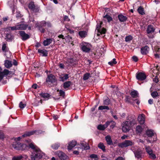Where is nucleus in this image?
Instances as JSON below:
<instances>
[{
    "mask_svg": "<svg viewBox=\"0 0 160 160\" xmlns=\"http://www.w3.org/2000/svg\"><path fill=\"white\" fill-rule=\"evenodd\" d=\"M106 29L103 28L102 29H100V30H98V32L101 34H105L106 33Z\"/></svg>",
    "mask_w": 160,
    "mask_h": 160,
    "instance_id": "13d9d810",
    "label": "nucleus"
},
{
    "mask_svg": "<svg viewBox=\"0 0 160 160\" xmlns=\"http://www.w3.org/2000/svg\"><path fill=\"white\" fill-rule=\"evenodd\" d=\"M53 40V39L52 38H47L43 42V44L45 46H48L52 42Z\"/></svg>",
    "mask_w": 160,
    "mask_h": 160,
    "instance_id": "412c9836",
    "label": "nucleus"
},
{
    "mask_svg": "<svg viewBox=\"0 0 160 160\" xmlns=\"http://www.w3.org/2000/svg\"><path fill=\"white\" fill-rule=\"evenodd\" d=\"M118 18L119 21L121 22H125L127 19V18L122 14L118 15Z\"/></svg>",
    "mask_w": 160,
    "mask_h": 160,
    "instance_id": "6ab92c4d",
    "label": "nucleus"
},
{
    "mask_svg": "<svg viewBox=\"0 0 160 160\" xmlns=\"http://www.w3.org/2000/svg\"><path fill=\"white\" fill-rule=\"evenodd\" d=\"M105 139L108 145H111L113 144L111 137L110 136H107L106 137Z\"/></svg>",
    "mask_w": 160,
    "mask_h": 160,
    "instance_id": "393cba45",
    "label": "nucleus"
},
{
    "mask_svg": "<svg viewBox=\"0 0 160 160\" xmlns=\"http://www.w3.org/2000/svg\"><path fill=\"white\" fill-rule=\"evenodd\" d=\"M90 157L92 158H97V156L95 154H92L90 155Z\"/></svg>",
    "mask_w": 160,
    "mask_h": 160,
    "instance_id": "338daca9",
    "label": "nucleus"
},
{
    "mask_svg": "<svg viewBox=\"0 0 160 160\" xmlns=\"http://www.w3.org/2000/svg\"><path fill=\"white\" fill-rule=\"evenodd\" d=\"M12 144V147L17 150H24L26 149L27 146L25 144H21L19 141H17L16 139Z\"/></svg>",
    "mask_w": 160,
    "mask_h": 160,
    "instance_id": "20e7f679",
    "label": "nucleus"
},
{
    "mask_svg": "<svg viewBox=\"0 0 160 160\" xmlns=\"http://www.w3.org/2000/svg\"><path fill=\"white\" fill-rule=\"evenodd\" d=\"M71 84V81H67L63 83V87L65 89L68 88L70 87Z\"/></svg>",
    "mask_w": 160,
    "mask_h": 160,
    "instance_id": "c9c22d12",
    "label": "nucleus"
},
{
    "mask_svg": "<svg viewBox=\"0 0 160 160\" xmlns=\"http://www.w3.org/2000/svg\"><path fill=\"white\" fill-rule=\"evenodd\" d=\"M145 149L146 152L148 154L151 152H153V151L150 146H145Z\"/></svg>",
    "mask_w": 160,
    "mask_h": 160,
    "instance_id": "e433bc0d",
    "label": "nucleus"
},
{
    "mask_svg": "<svg viewBox=\"0 0 160 160\" xmlns=\"http://www.w3.org/2000/svg\"><path fill=\"white\" fill-rule=\"evenodd\" d=\"M57 91H59V93L60 96L62 97L63 98H64L65 96V93L64 91H63L62 90H59L58 89L57 90Z\"/></svg>",
    "mask_w": 160,
    "mask_h": 160,
    "instance_id": "09e8293b",
    "label": "nucleus"
},
{
    "mask_svg": "<svg viewBox=\"0 0 160 160\" xmlns=\"http://www.w3.org/2000/svg\"><path fill=\"white\" fill-rule=\"evenodd\" d=\"M46 26V22L45 21H42L41 22L40 24L38 26V27H45Z\"/></svg>",
    "mask_w": 160,
    "mask_h": 160,
    "instance_id": "8fccbe9b",
    "label": "nucleus"
},
{
    "mask_svg": "<svg viewBox=\"0 0 160 160\" xmlns=\"http://www.w3.org/2000/svg\"><path fill=\"white\" fill-rule=\"evenodd\" d=\"M39 28V30L41 31V32L42 33H44L45 31V30L42 27H38Z\"/></svg>",
    "mask_w": 160,
    "mask_h": 160,
    "instance_id": "680f3d73",
    "label": "nucleus"
},
{
    "mask_svg": "<svg viewBox=\"0 0 160 160\" xmlns=\"http://www.w3.org/2000/svg\"><path fill=\"white\" fill-rule=\"evenodd\" d=\"M76 62V61L75 60H74L73 58H68L66 61V63H68L71 66L74 65L75 64Z\"/></svg>",
    "mask_w": 160,
    "mask_h": 160,
    "instance_id": "2eb2a0df",
    "label": "nucleus"
},
{
    "mask_svg": "<svg viewBox=\"0 0 160 160\" xmlns=\"http://www.w3.org/2000/svg\"><path fill=\"white\" fill-rule=\"evenodd\" d=\"M9 71L8 70L5 69L2 71V69L0 67V82L3 79L5 76H7L9 73Z\"/></svg>",
    "mask_w": 160,
    "mask_h": 160,
    "instance_id": "0eeeda50",
    "label": "nucleus"
},
{
    "mask_svg": "<svg viewBox=\"0 0 160 160\" xmlns=\"http://www.w3.org/2000/svg\"><path fill=\"white\" fill-rule=\"evenodd\" d=\"M4 65L5 67L8 68H10L12 66V62L8 60L5 61Z\"/></svg>",
    "mask_w": 160,
    "mask_h": 160,
    "instance_id": "b1692460",
    "label": "nucleus"
},
{
    "mask_svg": "<svg viewBox=\"0 0 160 160\" xmlns=\"http://www.w3.org/2000/svg\"><path fill=\"white\" fill-rule=\"evenodd\" d=\"M37 132L36 130L32 131L31 132H26L25 134L22 135L23 137H25L27 136H29Z\"/></svg>",
    "mask_w": 160,
    "mask_h": 160,
    "instance_id": "4be33fe9",
    "label": "nucleus"
},
{
    "mask_svg": "<svg viewBox=\"0 0 160 160\" xmlns=\"http://www.w3.org/2000/svg\"><path fill=\"white\" fill-rule=\"evenodd\" d=\"M2 49L3 52H8L9 50L8 48L7 47V44L5 43H3Z\"/></svg>",
    "mask_w": 160,
    "mask_h": 160,
    "instance_id": "c756f323",
    "label": "nucleus"
},
{
    "mask_svg": "<svg viewBox=\"0 0 160 160\" xmlns=\"http://www.w3.org/2000/svg\"><path fill=\"white\" fill-rule=\"evenodd\" d=\"M38 52L42 54V56H48L47 51L45 49H39L38 50Z\"/></svg>",
    "mask_w": 160,
    "mask_h": 160,
    "instance_id": "bb28decb",
    "label": "nucleus"
},
{
    "mask_svg": "<svg viewBox=\"0 0 160 160\" xmlns=\"http://www.w3.org/2000/svg\"><path fill=\"white\" fill-rule=\"evenodd\" d=\"M26 106V104H25L23 103L22 102H20L19 104V107L21 109H23Z\"/></svg>",
    "mask_w": 160,
    "mask_h": 160,
    "instance_id": "6e6d98bb",
    "label": "nucleus"
},
{
    "mask_svg": "<svg viewBox=\"0 0 160 160\" xmlns=\"http://www.w3.org/2000/svg\"><path fill=\"white\" fill-rule=\"evenodd\" d=\"M29 8L33 12H37L39 11V7L37 5H35L33 2H32L28 4Z\"/></svg>",
    "mask_w": 160,
    "mask_h": 160,
    "instance_id": "423d86ee",
    "label": "nucleus"
},
{
    "mask_svg": "<svg viewBox=\"0 0 160 160\" xmlns=\"http://www.w3.org/2000/svg\"><path fill=\"white\" fill-rule=\"evenodd\" d=\"M135 123V120L134 119L131 121H126L122 124V129L123 132H126L129 131L131 128Z\"/></svg>",
    "mask_w": 160,
    "mask_h": 160,
    "instance_id": "f257e3e1",
    "label": "nucleus"
},
{
    "mask_svg": "<svg viewBox=\"0 0 160 160\" xmlns=\"http://www.w3.org/2000/svg\"><path fill=\"white\" fill-rule=\"evenodd\" d=\"M149 48L147 46L142 47L141 49V53L143 54H146L148 52Z\"/></svg>",
    "mask_w": 160,
    "mask_h": 160,
    "instance_id": "dca6fc26",
    "label": "nucleus"
},
{
    "mask_svg": "<svg viewBox=\"0 0 160 160\" xmlns=\"http://www.w3.org/2000/svg\"><path fill=\"white\" fill-rule=\"evenodd\" d=\"M64 20L65 21H69L70 20L68 17L67 16H65L64 17Z\"/></svg>",
    "mask_w": 160,
    "mask_h": 160,
    "instance_id": "69168bd1",
    "label": "nucleus"
},
{
    "mask_svg": "<svg viewBox=\"0 0 160 160\" xmlns=\"http://www.w3.org/2000/svg\"><path fill=\"white\" fill-rule=\"evenodd\" d=\"M132 58L133 59V60L135 62H137L138 60V59L137 57L136 56H133L132 57Z\"/></svg>",
    "mask_w": 160,
    "mask_h": 160,
    "instance_id": "0e129e2a",
    "label": "nucleus"
},
{
    "mask_svg": "<svg viewBox=\"0 0 160 160\" xmlns=\"http://www.w3.org/2000/svg\"><path fill=\"white\" fill-rule=\"evenodd\" d=\"M18 30H24L27 29L28 25L23 23L17 25Z\"/></svg>",
    "mask_w": 160,
    "mask_h": 160,
    "instance_id": "4468645a",
    "label": "nucleus"
},
{
    "mask_svg": "<svg viewBox=\"0 0 160 160\" xmlns=\"http://www.w3.org/2000/svg\"><path fill=\"white\" fill-rule=\"evenodd\" d=\"M98 109L102 110L104 109L109 110V107L107 106H101L98 107Z\"/></svg>",
    "mask_w": 160,
    "mask_h": 160,
    "instance_id": "a19ab883",
    "label": "nucleus"
},
{
    "mask_svg": "<svg viewBox=\"0 0 160 160\" xmlns=\"http://www.w3.org/2000/svg\"><path fill=\"white\" fill-rule=\"evenodd\" d=\"M60 146V145L58 143H55L53 144L52 146V148L53 149H58L59 147Z\"/></svg>",
    "mask_w": 160,
    "mask_h": 160,
    "instance_id": "603ef678",
    "label": "nucleus"
},
{
    "mask_svg": "<svg viewBox=\"0 0 160 160\" xmlns=\"http://www.w3.org/2000/svg\"><path fill=\"white\" fill-rule=\"evenodd\" d=\"M146 134L148 137H152L154 135V133L153 131L150 130L147 131Z\"/></svg>",
    "mask_w": 160,
    "mask_h": 160,
    "instance_id": "473e14b6",
    "label": "nucleus"
},
{
    "mask_svg": "<svg viewBox=\"0 0 160 160\" xmlns=\"http://www.w3.org/2000/svg\"><path fill=\"white\" fill-rule=\"evenodd\" d=\"M23 158L22 156V155H20L19 156H14L12 158V160H20L21 159Z\"/></svg>",
    "mask_w": 160,
    "mask_h": 160,
    "instance_id": "ea45409f",
    "label": "nucleus"
},
{
    "mask_svg": "<svg viewBox=\"0 0 160 160\" xmlns=\"http://www.w3.org/2000/svg\"><path fill=\"white\" fill-rule=\"evenodd\" d=\"M82 49L83 52H88L90 50V48L87 47L85 45L82 46Z\"/></svg>",
    "mask_w": 160,
    "mask_h": 160,
    "instance_id": "4c0bfd02",
    "label": "nucleus"
},
{
    "mask_svg": "<svg viewBox=\"0 0 160 160\" xmlns=\"http://www.w3.org/2000/svg\"><path fill=\"white\" fill-rule=\"evenodd\" d=\"M91 77L90 74L89 73H86L83 76V79L84 80H86L88 79L89 78Z\"/></svg>",
    "mask_w": 160,
    "mask_h": 160,
    "instance_id": "f704fd0d",
    "label": "nucleus"
},
{
    "mask_svg": "<svg viewBox=\"0 0 160 160\" xmlns=\"http://www.w3.org/2000/svg\"><path fill=\"white\" fill-rule=\"evenodd\" d=\"M138 11L140 14L142 15H143L145 14L144 9L141 6L139 7L138 9Z\"/></svg>",
    "mask_w": 160,
    "mask_h": 160,
    "instance_id": "7c9ffc66",
    "label": "nucleus"
},
{
    "mask_svg": "<svg viewBox=\"0 0 160 160\" xmlns=\"http://www.w3.org/2000/svg\"><path fill=\"white\" fill-rule=\"evenodd\" d=\"M98 147L102 149L103 152L105 151V147L102 143L100 142L98 145Z\"/></svg>",
    "mask_w": 160,
    "mask_h": 160,
    "instance_id": "2f4dec72",
    "label": "nucleus"
},
{
    "mask_svg": "<svg viewBox=\"0 0 160 160\" xmlns=\"http://www.w3.org/2000/svg\"><path fill=\"white\" fill-rule=\"evenodd\" d=\"M134 144V142L132 141L129 140H125L122 143H119L118 146L122 148H126L129 146H131Z\"/></svg>",
    "mask_w": 160,
    "mask_h": 160,
    "instance_id": "39448f33",
    "label": "nucleus"
},
{
    "mask_svg": "<svg viewBox=\"0 0 160 160\" xmlns=\"http://www.w3.org/2000/svg\"><path fill=\"white\" fill-rule=\"evenodd\" d=\"M77 144V142L75 141H72L68 145V148L69 150H71Z\"/></svg>",
    "mask_w": 160,
    "mask_h": 160,
    "instance_id": "aec40b11",
    "label": "nucleus"
},
{
    "mask_svg": "<svg viewBox=\"0 0 160 160\" xmlns=\"http://www.w3.org/2000/svg\"><path fill=\"white\" fill-rule=\"evenodd\" d=\"M155 28L153 26L151 25H149L148 26L147 32L148 34L154 32Z\"/></svg>",
    "mask_w": 160,
    "mask_h": 160,
    "instance_id": "f3484780",
    "label": "nucleus"
},
{
    "mask_svg": "<svg viewBox=\"0 0 160 160\" xmlns=\"http://www.w3.org/2000/svg\"><path fill=\"white\" fill-rule=\"evenodd\" d=\"M138 120L141 124H144L145 121L144 115L143 114L139 115Z\"/></svg>",
    "mask_w": 160,
    "mask_h": 160,
    "instance_id": "ddd939ff",
    "label": "nucleus"
},
{
    "mask_svg": "<svg viewBox=\"0 0 160 160\" xmlns=\"http://www.w3.org/2000/svg\"><path fill=\"white\" fill-rule=\"evenodd\" d=\"M142 151L139 149H138L134 152L135 157L138 159L142 158Z\"/></svg>",
    "mask_w": 160,
    "mask_h": 160,
    "instance_id": "9d476101",
    "label": "nucleus"
},
{
    "mask_svg": "<svg viewBox=\"0 0 160 160\" xmlns=\"http://www.w3.org/2000/svg\"><path fill=\"white\" fill-rule=\"evenodd\" d=\"M14 36L11 34L7 33L5 37L6 40L8 42L12 41L14 39Z\"/></svg>",
    "mask_w": 160,
    "mask_h": 160,
    "instance_id": "a211bd4d",
    "label": "nucleus"
},
{
    "mask_svg": "<svg viewBox=\"0 0 160 160\" xmlns=\"http://www.w3.org/2000/svg\"><path fill=\"white\" fill-rule=\"evenodd\" d=\"M130 95L133 98H137L138 97V92L135 90L132 91Z\"/></svg>",
    "mask_w": 160,
    "mask_h": 160,
    "instance_id": "c85d7f7f",
    "label": "nucleus"
},
{
    "mask_svg": "<svg viewBox=\"0 0 160 160\" xmlns=\"http://www.w3.org/2000/svg\"><path fill=\"white\" fill-rule=\"evenodd\" d=\"M68 78V75L66 74L63 77H60V78L61 80L62 81H64L65 80H67Z\"/></svg>",
    "mask_w": 160,
    "mask_h": 160,
    "instance_id": "37998d69",
    "label": "nucleus"
},
{
    "mask_svg": "<svg viewBox=\"0 0 160 160\" xmlns=\"http://www.w3.org/2000/svg\"><path fill=\"white\" fill-rule=\"evenodd\" d=\"M142 128L140 126L138 125L136 128V131L138 132H141L142 130Z\"/></svg>",
    "mask_w": 160,
    "mask_h": 160,
    "instance_id": "49530a36",
    "label": "nucleus"
},
{
    "mask_svg": "<svg viewBox=\"0 0 160 160\" xmlns=\"http://www.w3.org/2000/svg\"><path fill=\"white\" fill-rule=\"evenodd\" d=\"M136 77L138 80L142 81L146 78V76L144 73L140 72L137 73Z\"/></svg>",
    "mask_w": 160,
    "mask_h": 160,
    "instance_id": "6e6552de",
    "label": "nucleus"
},
{
    "mask_svg": "<svg viewBox=\"0 0 160 160\" xmlns=\"http://www.w3.org/2000/svg\"><path fill=\"white\" fill-rule=\"evenodd\" d=\"M58 157L61 160H65L68 158L67 156L64 153L61 151L58 152Z\"/></svg>",
    "mask_w": 160,
    "mask_h": 160,
    "instance_id": "f8f14e48",
    "label": "nucleus"
},
{
    "mask_svg": "<svg viewBox=\"0 0 160 160\" xmlns=\"http://www.w3.org/2000/svg\"><path fill=\"white\" fill-rule=\"evenodd\" d=\"M109 122H106L104 125H99L98 126L97 128L100 130H104L109 125Z\"/></svg>",
    "mask_w": 160,
    "mask_h": 160,
    "instance_id": "9b49d317",
    "label": "nucleus"
},
{
    "mask_svg": "<svg viewBox=\"0 0 160 160\" xmlns=\"http://www.w3.org/2000/svg\"><path fill=\"white\" fill-rule=\"evenodd\" d=\"M149 155V158L153 159H155L156 158V156L153 153V152H151L148 154Z\"/></svg>",
    "mask_w": 160,
    "mask_h": 160,
    "instance_id": "a18cd8bd",
    "label": "nucleus"
},
{
    "mask_svg": "<svg viewBox=\"0 0 160 160\" xmlns=\"http://www.w3.org/2000/svg\"><path fill=\"white\" fill-rule=\"evenodd\" d=\"M8 28L9 30H11L12 31L18 30L17 25L13 27H9Z\"/></svg>",
    "mask_w": 160,
    "mask_h": 160,
    "instance_id": "864d4df0",
    "label": "nucleus"
},
{
    "mask_svg": "<svg viewBox=\"0 0 160 160\" xmlns=\"http://www.w3.org/2000/svg\"><path fill=\"white\" fill-rule=\"evenodd\" d=\"M81 144L82 148H83L84 149L88 150L90 148L88 144L84 141L81 142Z\"/></svg>",
    "mask_w": 160,
    "mask_h": 160,
    "instance_id": "a878e982",
    "label": "nucleus"
},
{
    "mask_svg": "<svg viewBox=\"0 0 160 160\" xmlns=\"http://www.w3.org/2000/svg\"><path fill=\"white\" fill-rule=\"evenodd\" d=\"M102 24V22H101L99 24H98L97 25V29L98 31V30H100V29L101 25Z\"/></svg>",
    "mask_w": 160,
    "mask_h": 160,
    "instance_id": "e2e57ef3",
    "label": "nucleus"
},
{
    "mask_svg": "<svg viewBox=\"0 0 160 160\" xmlns=\"http://www.w3.org/2000/svg\"><path fill=\"white\" fill-rule=\"evenodd\" d=\"M28 146L29 148L33 150V151L37 150L39 149L37 147L32 143H30Z\"/></svg>",
    "mask_w": 160,
    "mask_h": 160,
    "instance_id": "72a5a7b5",
    "label": "nucleus"
},
{
    "mask_svg": "<svg viewBox=\"0 0 160 160\" xmlns=\"http://www.w3.org/2000/svg\"><path fill=\"white\" fill-rule=\"evenodd\" d=\"M52 117L55 120H56L58 118V116L57 115L55 114L52 115Z\"/></svg>",
    "mask_w": 160,
    "mask_h": 160,
    "instance_id": "774afa93",
    "label": "nucleus"
},
{
    "mask_svg": "<svg viewBox=\"0 0 160 160\" xmlns=\"http://www.w3.org/2000/svg\"><path fill=\"white\" fill-rule=\"evenodd\" d=\"M103 18H107L108 20V22H110V21L112 20V18L107 14L104 16Z\"/></svg>",
    "mask_w": 160,
    "mask_h": 160,
    "instance_id": "c03bdc74",
    "label": "nucleus"
},
{
    "mask_svg": "<svg viewBox=\"0 0 160 160\" xmlns=\"http://www.w3.org/2000/svg\"><path fill=\"white\" fill-rule=\"evenodd\" d=\"M107 122H109V125H110V127L112 128H113L115 127L116 124V122L113 121H108Z\"/></svg>",
    "mask_w": 160,
    "mask_h": 160,
    "instance_id": "58836bf2",
    "label": "nucleus"
},
{
    "mask_svg": "<svg viewBox=\"0 0 160 160\" xmlns=\"http://www.w3.org/2000/svg\"><path fill=\"white\" fill-rule=\"evenodd\" d=\"M117 63V62L116 61L115 58L113 59L112 61L109 62H108V64L111 66H113L114 64H115Z\"/></svg>",
    "mask_w": 160,
    "mask_h": 160,
    "instance_id": "3c124183",
    "label": "nucleus"
},
{
    "mask_svg": "<svg viewBox=\"0 0 160 160\" xmlns=\"http://www.w3.org/2000/svg\"><path fill=\"white\" fill-rule=\"evenodd\" d=\"M43 154V153L39 149L32 151L31 155V160H39L41 158Z\"/></svg>",
    "mask_w": 160,
    "mask_h": 160,
    "instance_id": "7ed1b4c3",
    "label": "nucleus"
},
{
    "mask_svg": "<svg viewBox=\"0 0 160 160\" xmlns=\"http://www.w3.org/2000/svg\"><path fill=\"white\" fill-rule=\"evenodd\" d=\"M65 39H67L69 42H72V38L69 35H68L65 38Z\"/></svg>",
    "mask_w": 160,
    "mask_h": 160,
    "instance_id": "bf43d9fd",
    "label": "nucleus"
},
{
    "mask_svg": "<svg viewBox=\"0 0 160 160\" xmlns=\"http://www.w3.org/2000/svg\"><path fill=\"white\" fill-rule=\"evenodd\" d=\"M79 35L82 38H85L87 35V32L86 31H82L79 32Z\"/></svg>",
    "mask_w": 160,
    "mask_h": 160,
    "instance_id": "cd10ccee",
    "label": "nucleus"
},
{
    "mask_svg": "<svg viewBox=\"0 0 160 160\" xmlns=\"http://www.w3.org/2000/svg\"><path fill=\"white\" fill-rule=\"evenodd\" d=\"M40 95L45 99H49L50 95L48 93H44L43 92H41L39 94Z\"/></svg>",
    "mask_w": 160,
    "mask_h": 160,
    "instance_id": "5701e85b",
    "label": "nucleus"
},
{
    "mask_svg": "<svg viewBox=\"0 0 160 160\" xmlns=\"http://www.w3.org/2000/svg\"><path fill=\"white\" fill-rule=\"evenodd\" d=\"M151 95L152 96L153 98H155L157 97H158L159 96L157 92V91H154L151 94Z\"/></svg>",
    "mask_w": 160,
    "mask_h": 160,
    "instance_id": "79ce46f5",
    "label": "nucleus"
},
{
    "mask_svg": "<svg viewBox=\"0 0 160 160\" xmlns=\"http://www.w3.org/2000/svg\"><path fill=\"white\" fill-rule=\"evenodd\" d=\"M153 81L156 83H158L159 81L158 78L157 76H156L155 78L153 79Z\"/></svg>",
    "mask_w": 160,
    "mask_h": 160,
    "instance_id": "052dcab7",
    "label": "nucleus"
},
{
    "mask_svg": "<svg viewBox=\"0 0 160 160\" xmlns=\"http://www.w3.org/2000/svg\"><path fill=\"white\" fill-rule=\"evenodd\" d=\"M46 82L50 87L56 86L57 84V80L54 75L52 74L48 75Z\"/></svg>",
    "mask_w": 160,
    "mask_h": 160,
    "instance_id": "f03ea898",
    "label": "nucleus"
},
{
    "mask_svg": "<svg viewBox=\"0 0 160 160\" xmlns=\"http://www.w3.org/2000/svg\"><path fill=\"white\" fill-rule=\"evenodd\" d=\"M19 33L22 40L23 41L26 40L30 38L29 35L26 33L24 31H20Z\"/></svg>",
    "mask_w": 160,
    "mask_h": 160,
    "instance_id": "1a4fd4ad",
    "label": "nucleus"
},
{
    "mask_svg": "<svg viewBox=\"0 0 160 160\" xmlns=\"http://www.w3.org/2000/svg\"><path fill=\"white\" fill-rule=\"evenodd\" d=\"M132 39V37L131 35H129L126 36L125 38V41L126 42H129Z\"/></svg>",
    "mask_w": 160,
    "mask_h": 160,
    "instance_id": "de8ad7c7",
    "label": "nucleus"
},
{
    "mask_svg": "<svg viewBox=\"0 0 160 160\" xmlns=\"http://www.w3.org/2000/svg\"><path fill=\"white\" fill-rule=\"evenodd\" d=\"M23 16L19 12H17L16 13V17L17 18H21Z\"/></svg>",
    "mask_w": 160,
    "mask_h": 160,
    "instance_id": "4d7b16f0",
    "label": "nucleus"
},
{
    "mask_svg": "<svg viewBox=\"0 0 160 160\" xmlns=\"http://www.w3.org/2000/svg\"><path fill=\"white\" fill-rule=\"evenodd\" d=\"M110 99L108 98H107L103 101V104L105 105H108L109 104Z\"/></svg>",
    "mask_w": 160,
    "mask_h": 160,
    "instance_id": "5fc2aeb1",
    "label": "nucleus"
}]
</instances>
